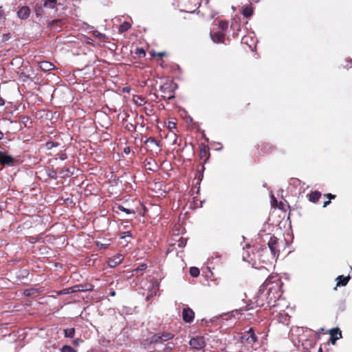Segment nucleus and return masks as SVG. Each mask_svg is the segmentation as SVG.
<instances>
[{
	"label": "nucleus",
	"mask_w": 352,
	"mask_h": 352,
	"mask_svg": "<svg viewBox=\"0 0 352 352\" xmlns=\"http://www.w3.org/2000/svg\"><path fill=\"white\" fill-rule=\"evenodd\" d=\"M40 67L45 71H50L54 68V65L49 62H42Z\"/></svg>",
	"instance_id": "393cba45"
},
{
	"label": "nucleus",
	"mask_w": 352,
	"mask_h": 352,
	"mask_svg": "<svg viewBox=\"0 0 352 352\" xmlns=\"http://www.w3.org/2000/svg\"><path fill=\"white\" fill-rule=\"evenodd\" d=\"M119 210L126 212V214H135V211L131 209L126 208L124 206L119 205L118 206Z\"/></svg>",
	"instance_id": "2f4dec72"
},
{
	"label": "nucleus",
	"mask_w": 352,
	"mask_h": 352,
	"mask_svg": "<svg viewBox=\"0 0 352 352\" xmlns=\"http://www.w3.org/2000/svg\"><path fill=\"white\" fill-rule=\"evenodd\" d=\"M96 245L100 249H102V248L105 249L108 247L109 244H104V243L98 241V242H96Z\"/></svg>",
	"instance_id": "c03bdc74"
},
{
	"label": "nucleus",
	"mask_w": 352,
	"mask_h": 352,
	"mask_svg": "<svg viewBox=\"0 0 352 352\" xmlns=\"http://www.w3.org/2000/svg\"><path fill=\"white\" fill-rule=\"evenodd\" d=\"M5 104V102H4V100L1 98H0V106H3Z\"/></svg>",
	"instance_id": "6e6d98bb"
},
{
	"label": "nucleus",
	"mask_w": 352,
	"mask_h": 352,
	"mask_svg": "<svg viewBox=\"0 0 352 352\" xmlns=\"http://www.w3.org/2000/svg\"><path fill=\"white\" fill-rule=\"evenodd\" d=\"M15 160L11 156L6 154L3 152L0 151V164L3 166H13Z\"/></svg>",
	"instance_id": "1a4fd4ad"
},
{
	"label": "nucleus",
	"mask_w": 352,
	"mask_h": 352,
	"mask_svg": "<svg viewBox=\"0 0 352 352\" xmlns=\"http://www.w3.org/2000/svg\"><path fill=\"white\" fill-rule=\"evenodd\" d=\"M167 97H168V98H171L174 97V94H173V91L172 90H169L168 91Z\"/></svg>",
	"instance_id": "603ef678"
},
{
	"label": "nucleus",
	"mask_w": 352,
	"mask_h": 352,
	"mask_svg": "<svg viewBox=\"0 0 352 352\" xmlns=\"http://www.w3.org/2000/svg\"><path fill=\"white\" fill-rule=\"evenodd\" d=\"M131 236V232L126 231V232H124L121 233L120 238L124 239L126 236Z\"/></svg>",
	"instance_id": "a18cd8bd"
},
{
	"label": "nucleus",
	"mask_w": 352,
	"mask_h": 352,
	"mask_svg": "<svg viewBox=\"0 0 352 352\" xmlns=\"http://www.w3.org/2000/svg\"><path fill=\"white\" fill-rule=\"evenodd\" d=\"M109 294H110L111 296H116V292L114 290H111Z\"/></svg>",
	"instance_id": "4d7b16f0"
},
{
	"label": "nucleus",
	"mask_w": 352,
	"mask_h": 352,
	"mask_svg": "<svg viewBox=\"0 0 352 352\" xmlns=\"http://www.w3.org/2000/svg\"><path fill=\"white\" fill-rule=\"evenodd\" d=\"M241 342L251 346L258 342V337L256 336L253 328H250L248 331L244 332L241 336Z\"/></svg>",
	"instance_id": "7ed1b4c3"
},
{
	"label": "nucleus",
	"mask_w": 352,
	"mask_h": 352,
	"mask_svg": "<svg viewBox=\"0 0 352 352\" xmlns=\"http://www.w3.org/2000/svg\"><path fill=\"white\" fill-rule=\"evenodd\" d=\"M133 101L138 106H142L146 104L144 98L140 96H137L136 98H133Z\"/></svg>",
	"instance_id": "c85d7f7f"
},
{
	"label": "nucleus",
	"mask_w": 352,
	"mask_h": 352,
	"mask_svg": "<svg viewBox=\"0 0 352 352\" xmlns=\"http://www.w3.org/2000/svg\"><path fill=\"white\" fill-rule=\"evenodd\" d=\"M258 148L261 149V153L263 155H269L275 151L276 147L273 144L269 142H261L258 144Z\"/></svg>",
	"instance_id": "423d86ee"
},
{
	"label": "nucleus",
	"mask_w": 352,
	"mask_h": 352,
	"mask_svg": "<svg viewBox=\"0 0 352 352\" xmlns=\"http://www.w3.org/2000/svg\"><path fill=\"white\" fill-rule=\"evenodd\" d=\"M3 18H5L4 17V10H3V8L1 6L0 7V20L2 19Z\"/></svg>",
	"instance_id": "8fccbe9b"
},
{
	"label": "nucleus",
	"mask_w": 352,
	"mask_h": 352,
	"mask_svg": "<svg viewBox=\"0 0 352 352\" xmlns=\"http://www.w3.org/2000/svg\"><path fill=\"white\" fill-rule=\"evenodd\" d=\"M171 350V348L169 347L168 346H167L165 349H164V351L166 352H168V351Z\"/></svg>",
	"instance_id": "13d9d810"
},
{
	"label": "nucleus",
	"mask_w": 352,
	"mask_h": 352,
	"mask_svg": "<svg viewBox=\"0 0 352 352\" xmlns=\"http://www.w3.org/2000/svg\"><path fill=\"white\" fill-rule=\"evenodd\" d=\"M321 195H322V194L320 192H319L318 190H315V191H311L310 193L307 194V197L308 198L309 201L313 202V203H316L318 201V200L321 197Z\"/></svg>",
	"instance_id": "2eb2a0df"
},
{
	"label": "nucleus",
	"mask_w": 352,
	"mask_h": 352,
	"mask_svg": "<svg viewBox=\"0 0 352 352\" xmlns=\"http://www.w3.org/2000/svg\"><path fill=\"white\" fill-rule=\"evenodd\" d=\"M267 245L273 256L278 257L280 254L278 239L274 236H270Z\"/></svg>",
	"instance_id": "20e7f679"
},
{
	"label": "nucleus",
	"mask_w": 352,
	"mask_h": 352,
	"mask_svg": "<svg viewBox=\"0 0 352 352\" xmlns=\"http://www.w3.org/2000/svg\"><path fill=\"white\" fill-rule=\"evenodd\" d=\"M350 278L351 277L349 275L347 276H344L343 275L338 276L336 278L337 283L336 287H334V289H336L338 287L346 286L348 284Z\"/></svg>",
	"instance_id": "4468645a"
},
{
	"label": "nucleus",
	"mask_w": 352,
	"mask_h": 352,
	"mask_svg": "<svg viewBox=\"0 0 352 352\" xmlns=\"http://www.w3.org/2000/svg\"><path fill=\"white\" fill-rule=\"evenodd\" d=\"M60 352H77L74 348L69 345H64L61 349Z\"/></svg>",
	"instance_id": "473e14b6"
},
{
	"label": "nucleus",
	"mask_w": 352,
	"mask_h": 352,
	"mask_svg": "<svg viewBox=\"0 0 352 352\" xmlns=\"http://www.w3.org/2000/svg\"><path fill=\"white\" fill-rule=\"evenodd\" d=\"M242 14L245 17H250L253 14V9L251 6L243 7Z\"/></svg>",
	"instance_id": "aec40b11"
},
{
	"label": "nucleus",
	"mask_w": 352,
	"mask_h": 352,
	"mask_svg": "<svg viewBox=\"0 0 352 352\" xmlns=\"http://www.w3.org/2000/svg\"><path fill=\"white\" fill-rule=\"evenodd\" d=\"M171 87L170 83H164L161 86L160 89L162 92L165 93L166 90L169 89Z\"/></svg>",
	"instance_id": "a19ab883"
},
{
	"label": "nucleus",
	"mask_w": 352,
	"mask_h": 352,
	"mask_svg": "<svg viewBox=\"0 0 352 352\" xmlns=\"http://www.w3.org/2000/svg\"><path fill=\"white\" fill-rule=\"evenodd\" d=\"M47 175L52 179H56L57 177V172L53 168H47L46 170Z\"/></svg>",
	"instance_id": "bb28decb"
},
{
	"label": "nucleus",
	"mask_w": 352,
	"mask_h": 352,
	"mask_svg": "<svg viewBox=\"0 0 352 352\" xmlns=\"http://www.w3.org/2000/svg\"><path fill=\"white\" fill-rule=\"evenodd\" d=\"M325 196L329 199V201L331 199H334L336 198V195H332L331 193H328V194L325 195Z\"/></svg>",
	"instance_id": "de8ad7c7"
},
{
	"label": "nucleus",
	"mask_w": 352,
	"mask_h": 352,
	"mask_svg": "<svg viewBox=\"0 0 352 352\" xmlns=\"http://www.w3.org/2000/svg\"><path fill=\"white\" fill-rule=\"evenodd\" d=\"M76 330L74 328L66 329L64 330V336L65 338H73L75 335Z\"/></svg>",
	"instance_id": "a878e982"
},
{
	"label": "nucleus",
	"mask_w": 352,
	"mask_h": 352,
	"mask_svg": "<svg viewBox=\"0 0 352 352\" xmlns=\"http://www.w3.org/2000/svg\"><path fill=\"white\" fill-rule=\"evenodd\" d=\"M274 279V277L273 276H270L268 277L265 280V282L263 283V285L261 286V287H267V285H269L270 284H273V283H276V287H271L269 288V290H268V296H267V307H271V306H274L275 305L274 304L275 302H276V298H277L276 296H274V298H272L271 296V293L272 292V289H276V288L278 287V282L280 281L278 278H276V280L277 281L276 283L275 280H273Z\"/></svg>",
	"instance_id": "f257e3e1"
},
{
	"label": "nucleus",
	"mask_w": 352,
	"mask_h": 352,
	"mask_svg": "<svg viewBox=\"0 0 352 352\" xmlns=\"http://www.w3.org/2000/svg\"><path fill=\"white\" fill-rule=\"evenodd\" d=\"M63 24H64L63 19H55L49 23L48 27L52 28L54 25H56L57 26L56 30L59 31Z\"/></svg>",
	"instance_id": "6ab92c4d"
},
{
	"label": "nucleus",
	"mask_w": 352,
	"mask_h": 352,
	"mask_svg": "<svg viewBox=\"0 0 352 352\" xmlns=\"http://www.w3.org/2000/svg\"><path fill=\"white\" fill-rule=\"evenodd\" d=\"M318 352H322V349L321 346L318 349Z\"/></svg>",
	"instance_id": "680f3d73"
},
{
	"label": "nucleus",
	"mask_w": 352,
	"mask_h": 352,
	"mask_svg": "<svg viewBox=\"0 0 352 352\" xmlns=\"http://www.w3.org/2000/svg\"><path fill=\"white\" fill-rule=\"evenodd\" d=\"M330 203H331V201H329V200L326 201H324V204H323V206H323L324 208H325V207H327V206Z\"/></svg>",
	"instance_id": "864d4df0"
},
{
	"label": "nucleus",
	"mask_w": 352,
	"mask_h": 352,
	"mask_svg": "<svg viewBox=\"0 0 352 352\" xmlns=\"http://www.w3.org/2000/svg\"><path fill=\"white\" fill-rule=\"evenodd\" d=\"M57 0H44L43 6L54 9L56 7Z\"/></svg>",
	"instance_id": "412c9836"
},
{
	"label": "nucleus",
	"mask_w": 352,
	"mask_h": 352,
	"mask_svg": "<svg viewBox=\"0 0 352 352\" xmlns=\"http://www.w3.org/2000/svg\"><path fill=\"white\" fill-rule=\"evenodd\" d=\"M195 318V312L189 307L184 308L182 310V319L186 323L192 322Z\"/></svg>",
	"instance_id": "6e6552de"
},
{
	"label": "nucleus",
	"mask_w": 352,
	"mask_h": 352,
	"mask_svg": "<svg viewBox=\"0 0 352 352\" xmlns=\"http://www.w3.org/2000/svg\"><path fill=\"white\" fill-rule=\"evenodd\" d=\"M124 153L126 155H129L131 153V148L129 146H126L124 148Z\"/></svg>",
	"instance_id": "3c124183"
},
{
	"label": "nucleus",
	"mask_w": 352,
	"mask_h": 352,
	"mask_svg": "<svg viewBox=\"0 0 352 352\" xmlns=\"http://www.w3.org/2000/svg\"><path fill=\"white\" fill-rule=\"evenodd\" d=\"M204 164L203 162L197 166V174L201 175L203 177V173L205 170Z\"/></svg>",
	"instance_id": "f704fd0d"
},
{
	"label": "nucleus",
	"mask_w": 352,
	"mask_h": 352,
	"mask_svg": "<svg viewBox=\"0 0 352 352\" xmlns=\"http://www.w3.org/2000/svg\"><path fill=\"white\" fill-rule=\"evenodd\" d=\"M147 265L146 264H142L140 266H138L135 270H134L135 272L138 271H144L146 269Z\"/></svg>",
	"instance_id": "37998d69"
},
{
	"label": "nucleus",
	"mask_w": 352,
	"mask_h": 352,
	"mask_svg": "<svg viewBox=\"0 0 352 352\" xmlns=\"http://www.w3.org/2000/svg\"><path fill=\"white\" fill-rule=\"evenodd\" d=\"M35 12L37 16H40L43 14V8L41 6H36L35 8Z\"/></svg>",
	"instance_id": "79ce46f5"
},
{
	"label": "nucleus",
	"mask_w": 352,
	"mask_h": 352,
	"mask_svg": "<svg viewBox=\"0 0 352 352\" xmlns=\"http://www.w3.org/2000/svg\"><path fill=\"white\" fill-rule=\"evenodd\" d=\"M124 259V256L122 254H118L109 258L108 260V265L110 267H115L118 265L120 264Z\"/></svg>",
	"instance_id": "9d476101"
},
{
	"label": "nucleus",
	"mask_w": 352,
	"mask_h": 352,
	"mask_svg": "<svg viewBox=\"0 0 352 352\" xmlns=\"http://www.w3.org/2000/svg\"><path fill=\"white\" fill-rule=\"evenodd\" d=\"M186 244V239L184 238H181L177 243V245L179 248H184Z\"/></svg>",
	"instance_id": "ea45409f"
},
{
	"label": "nucleus",
	"mask_w": 352,
	"mask_h": 352,
	"mask_svg": "<svg viewBox=\"0 0 352 352\" xmlns=\"http://www.w3.org/2000/svg\"><path fill=\"white\" fill-rule=\"evenodd\" d=\"M79 341H80V340H79V339L74 340H73V344H74V345H78V344Z\"/></svg>",
	"instance_id": "5fc2aeb1"
},
{
	"label": "nucleus",
	"mask_w": 352,
	"mask_h": 352,
	"mask_svg": "<svg viewBox=\"0 0 352 352\" xmlns=\"http://www.w3.org/2000/svg\"><path fill=\"white\" fill-rule=\"evenodd\" d=\"M135 54L138 56L139 58H144L146 56L145 50L142 47H137L134 52Z\"/></svg>",
	"instance_id": "cd10ccee"
},
{
	"label": "nucleus",
	"mask_w": 352,
	"mask_h": 352,
	"mask_svg": "<svg viewBox=\"0 0 352 352\" xmlns=\"http://www.w3.org/2000/svg\"><path fill=\"white\" fill-rule=\"evenodd\" d=\"M76 287H77V286H76L74 287H69V288L63 289L59 291L58 292V294L63 295V294H69L74 293L77 291L76 289H75Z\"/></svg>",
	"instance_id": "b1692460"
},
{
	"label": "nucleus",
	"mask_w": 352,
	"mask_h": 352,
	"mask_svg": "<svg viewBox=\"0 0 352 352\" xmlns=\"http://www.w3.org/2000/svg\"><path fill=\"white\" fill-rule=\"evenodd\" d=\"M189 344L190 347L195 350H201L206 346L205 339L203 336H197L192 338Z\"/></svg>",
	"instance_id": "39448f33"
},
{
	"label": "nucleus",
	"mask_w": 352,
	"mask_h": 352,
	"mask_svg": "<svg viewBox=\"0 0 352 352\" xmlns=\"http://www.w3.org/2000/svg\"><path fill=\"white\" fill-rule=\"evenodd\" d=\"M144 111L147 116H152L153 114V109L152 107H150V108L144 107Z\"/></svg>",
	"instance_id": "4c0bfd02"
},
{
	"label": "nucleus",
	"mask_w": 352,
	"mask_h": 352,
	"mask_svg": "<svg viewBox=\"0 0 352 352\" xmlns=\"http://www.w3.org/2000/svg\"><path fill=\"white\" fill-rule=\"evenodd\" d=\"M144 166L146 170L155 172L157 170L158 166L155 160L152 158L146 159L144 161Z\"/></svg>",
	"instance_id": "ddd939ff"
},
{
	"label": "nucleus",
	"mask_w": 352,
	"mask_h": 352,
	"mask_svg": "<svg viewBox=\"0 0 352 352\" xmlns=\"http://www.w3.org/2000/svg\"><path fill=\"white\" fill-rule=\"evenodd\" d=\"M59 145L58 142H47L45 144V148L47 150H51L54 147H57Z\"/></svg>",
	"instance_id": "c756f323"
},
{
	"label": "nucleus",
	"mask_w": 352,
	"mask_h": 352,
	"mask_svg": "<svg viewBox=\"0 0 352 352\" xmlns=\"http://www.w3.org/2000/svg\"><path fill=\"white\" fill-rule=\"evenodd\" d=\"M151 56L153 57L157 56L160 59H162V58L165 56H166V53L165 52H152Z\"/></svg>",
	"instance_id": "e433bc0d"
},
{
	"label": "nucleus",
	"mask_w": 352,
	"mask_h": 352,
	"mask_svg": "<svg viewBox=\"0 0 352 352\" xmlns=\"http://www.w3.org/2000/svg\"><path fill=\"white\" fill-rule=\"evenodd\" d=\"M144 144L148 145V147L150 146L151 148V151H153V149L156 150L159 146L157 141L156 140L155 138H154L153 137H150V138H147L144 141Z\"/></svg>",
	"instance_id": "f3484780"
},
{
	"label": "nucleus",
	"mask_w": 352,
	"mask_h": 352,
	"mask_svg": "<svg viewBox=\"0 0 352 352\" xmlns=\"http://www.w3.org/2000/svg\"><path fill=\"white\" fill-rule=\"evenodd\" d=\"M131 25L129 22L124 21L122 24L120 25L119 29H118L119 32L120 33L125 32L127 30H129L131 28Z\"/></svg>",
	"instance_id": "4be33fe9"
},
{
	"label": "nucleus",
	"mask_w": 352,
	"mask_h": 352,
	"mask_svg": "<svg viewBox=\"0 0 352 352\" xmlns=\"http://www.w3.org/2000/svg\"><path fill=\"white\" fill-rule=\"evenodd\" d=\"M347 62H348V63L346 65H344V67L347 69L352 67V59H349Z\"/></svg>",
	"instance_id": "09e8293b"
},
{
	"label": "nucleus",
	"mask_w": 352,
	"mask_h": 352,
	"mask_svg": "<svg viewBox=\"0 0 352 352\" xmlns=\"http://www.w3.org/2000/svg\"><path fill=\"white\" fill-rule=\"evenodd\" d=\"M248 309H249L248 308H246V307H245V308H244V309L241 308V309H239V312H241V311H246V310H248Z\"/></svg>",
	"instance_id": "bf43d9fd"
},
{
	"label": "nucleus",
	"mask_w": 352,
	"mask_h": 352,
	"mask_svg": "<svg viewBox=\"0 0 352 352\" xmlns=\"http://www.w3.org/2000/svg\"><path fill=\"white\" fill-rule=\"evenodd\" d=\"M342 338V332L339 328H333L330 330L329 341L332 344H335L336 341Z\"/></svg>",
	"instance_id": "9b49d317"
},
{
	"label": "nucleus",
	"mask_w": 352,
	"mask_h": 352,
	"mask_svg": "<svg viewBox=\"0 0 352 352\" xmlns=\"http://www.w3.org/2000/svg\"><path fill=\"white\" fill-rule=\"evenodd\" d=\"M262 295H263V292H261L260 295L258 296V298L256 301L257 306L261 307H265V303L262 300H260Z\"/></svg>",
	"instance_id": "58836bf2"
},
{
	"label": "nucleus",
	"mask_w": 352,
	"mask_h": 352,
	"mask_svg": "<svg viewBox=\"0 0 352 352\" xmlns=\"http://www.w3.org/2000/svg\"><path fill=\"white\" fill-rule=\"evenodd\" d=\"M219 27L221 30H225L228 28V22L225 21H220L219 22Z\"/></svg>",
	"instance_id": "72a5a7b5"
},
{
	"label": "nucleus",
	"mask_w": 352,
	"mask_h": 352,
	"mask_svg": "<svg viewBox=\"0 0 352 352\" xmlns=\"http://www.w3.org/2000/svg\"><path fill=\"white\" fill-rule=\"evenodd\" d=\"M210 151L208 146L201 144L199 146V157L204 163H206L210 157Z\"/></svg>",
	"instance_id": "0eeeda50"
},
{
	"label": "nucleus",
	"mask_w": 352,
	"mask_h": 352,
	"mask_svg": "<svg viewBox=\"0 0 352 352\" xmlns=\"http://www.w3.org/2000/svg\"><path fill=\"white\" fill-rule=\"evenodd\" d=\"M94 35L97 37L98 39H100V41H104V39L106 38L105 35L102 33H100V32L98 31H95L94 32Z\"/></svg>",
	"instance_id": "c9c22d12"
},
{
	"label": "nucleus",
	"mask_w": 352,
	"mask_h": 352,
	"mask_svg": "<svg viewBox=\"0 0 352 352\" xmlns=\"http://www.w3.org/2000/svg\"><path fill=\"white\" fill-rule=\"evenodd\" d=\"M60 160H65L67 158V155L65 153H62L59 155Z\"/></svg>",
	"instance_id": "49530a36"
},
{
	"label": "nucleus",
	"mask_w": 352,
	"mask_h": 352,
	"mask_svg": "<svg viewBox=\"0 0 352 352\" xmlns=\"http://www.w3.org/2000/svg\"><path fill=\"white\" fill-rule=\"evenodd\" d=\"M211 38L215 43H223L225 39V34L222 32H214V34H211Z\"/></svg>",
	"instance_id": "dca6fc26"
},
{
	"label": "nucleus",
	"mask_w": 352,
	"mask_h": 352,
	"mask_svg": "<svg viewBox=\"0 0 352 352\" xmlns=\"http://www.w3.org/2000/svg\"><path fill=\"white\" fill-rule=\"evenodd\" d=\"M31 11L28 6H23L17 11V16L21 19H27Z\"/></svg>",
	"instance_id": "f8f14e48"
},
{
	"label": "nucleus",
	"mask_w": 352,
	"mask_h": 352,
	"mask_svg": "<svg viewBox=\"0 0 352 352\" xmlns=\"http://www.w3.org/2000/svg\"><path fill=\"white\" fill-rule=\"evenodd\" d=\"M175 335L168 331L159 332L150 338L151 344L162 343L172 340Z\"/></svg>",
	"instance_id": "f03ea898"
},
{
	"label": "nucleus",
	"mask_w": 352,
	"mask_h": 352,
	"mask_svg": "<svg viewBox=\"0 0 352 352\" xmlns=\"http://www.w3.org/2000/svg\"><path fill=\"white\" fill-rule=\"evenodd\" d=\"M168 129L170 130V132H172L173 133L174 136L175 137L173 142H174V144H176L177 143V136H176V133L173 131L174 129H177L176 123L174 122H172V121H169L168 123Z\"/></svg>",
	"instance_id": "5701e85b"
},
{
	"label": "nucleus",
	"mask_w": 352,
	"mask_h": 352,
	"mask_svg": "<svg viewBox=\"0 0 352 352\" xmlns=\"http://www.w3.org/2000/svg\"><path fill=\"white\" fill-rule=\"evenodd\" d=\"M74 168L73 167H68V168H61L59 171L60 174L62 175L63 177H70L74 174Z\"/></svg>",
	"instance_id": "a211bd4d"
},
{
	"label": "nucleus",
	"mask_w": 352,
	"mask_h": 352,
	"mask_svg": "<svg viewBox=\"0 0 352 352\" xmlns=\"http://www.w3.org/2000/svg\"><path fill=\"white\" fill-rule=\"evenodd\" d=\"M3 138V133L0 131V140Z\"/></svg>",
	"instance_id": "052dcab7"
},
{
	"label": "nucleus",
	"mask_w": 352,
	"mask_h": 352,
	"mask_svg": "<svg viewBox=\"0 0 352 352\" xmlns=\"http://www.w3.org/2000/svg\"><path fill=\"white\" fill-rule=\"evenodd\" d=\"M199 270L196 267H192L190 268V274L192 277H197L199 275Z\"/></svg>",
	"instance_id": "7c9ffc66"
}]
</instances>
